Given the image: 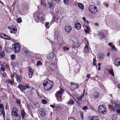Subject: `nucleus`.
Segmentation results:
<instances>
[{
    "mask_svg": "<svg viewBox=\"0 0 120 120\" xmlns=\"http://www.w3.org/2000/svg\"><path fill=\"white\" fill-rule=\"evenodd\" d=\"M53 82L48 79H46L44 82L43 85L45 90H49L50 89L53 85Z\"/></svg>",
    "mask_w": 120,
    "mask_h": 120,
    "instance_id": "nucleus-1",
    "label": "nucleus"
},
{
    "mask_svg": "<svg viewBox=\"0 0 120 120\" xmlns=\"http://www.w3.org/2000/svg\"><path fill=\"white\" fill-rule=\"evenodd\" d=\"M98 110L99 112L101 114H105L107 111L105 106L103 105H100L99 106Z\"/></svg>",
    "mask_w": 120,
    "mask_h": 120,
    "instance_id": "nucleus-2",
    "label": "nucleus"
},
{
    "mask_svg": "<svg viewBox=\"0 0 120 120\" xmlns=\"http://www.w3.org/2000/svg\"><path fill=\"white\" fill-rule=\"evenodd\" d=\"M12 47L15 52H18L20 50V46L18 43L14 44Z\"/></svg>",
    "mask_w": 120,
    "mask_h": 120,
    "instance_id": "nucleus-3",
    "label": "nucleus"
},
{
    "mask_svg": "<svg viewBox=\"0 0 120 120\" xmlns=\"http://www.w3.org/2000/svg\"><path fill=\"white\" fill-rule=\"evenodd\" d=\"M89 10L91 13L93 14L96 13L98 11L97 8L94 5H91L89 8Z\"/></svg>",
    "mask_w": 120,
    "mask_h": 120,
    "instance_id": "nucleus-4",
    "label": "nucleus"
},
{
    "mask_svg": "<svg viewBox=\"0 0 120 120\" xmlns=\"http://www.w3.org/2000/svg\"><path fill=\"white\" fill-rule=\"evenodd\" d=\"M8 28L10 30V33L13 34H15L17 31L16 27L15 26L13 25L9 27Z\"/></svg>",
    "mask_w": 120,
    "mask_h": 120,
    "instance_id": "nucleus-5",
    "label": "nucleus"
},
{
    "mask_svg": "<svg viewBox=\"0 0 120 120\" xmlns=\"http://www.w3.org/2000/svg\"><path fill=\"white\" fill-rule=\"evenodd\" d=\"M79 85L77 83L74 82H71V83L70 89L72 90H74L78 88Z\"/></svg>",
    "mask_w": 120,
    "mask_h": 120,
    "instance_id": "nucleus-6",
    "label": "nucleus"
},
{
    "mask_svg": "<svg viewBox=\"0 0 120 120\" xmlns=\"http://www.w3.org/2000/svg\"><path fill=\"white\" fill-rule=\"evenodd\" d=\"M28 71L29 77L31 78L34 74V70L30 66H29L28 68Z\"/></svg>",
    "mask_w": 120,
    "mask_h": 120,
    "instance_id": "nucleus-7",
    "label": "nucleus"
},
{
    "mask_svg": "<svg viewBox=\"0 0 120 120\" xmlns=\"http://www.w3.org/2000/svg\"><path fill=\"white\" fill-rule=\"evenodd\" d=\"M44 15L43 13H38L37 15L38 19L41 21H43L45 20V18L44 17Z\"/></svg>",
    "mask_w": 120,
    "mask_h": 120,
    "instance_id": "nucleus-8",
    "label": "nucleus"
},
{
    "mask_svg": "<svg viewBox=\"0 0 120 120\" xmlns=\"http://www.w3.org/2000/svg\"><path fill=\"white\" fill-rule=\"evenodd\" d=\"M64 92V91L62 89H60L55 94L56 97L62 96V95Z\"/></svg>",
    "mask_w": 120,
    "mask_h": 120,
    "instance_id": "nucleus-9",
    "label": "nucleus"
},
{
    "mask_svg": "<svg viewBox=\"0 0 120 120\" xmlns=\"http://www.w3.org/2000/svg\"><path fill=\"white\" fill-rule=\"evenodd\" d=\"M18 110L15 107L13 108L12 110V114L13 116H16L17 115Z\"/></svg>",
    "mask_w": 120,
    "mask_h": 120,
    "instance_id": "nucleus-10",
    "label": "nucleus"
},
{
    "mask_svg": "<svg viewBox=\"0 0 120 120\" xmlns=\"http://www.w3.org/2000/svg\"><path fill=\"white\" fill-rule=\"evenodd\" d=\"M57 66L54 63H52L50 65V68L52 70H55L57 68Z\"/></svg>",
    "mask_w": 120,
    "mask_h": 120,
    "instance_id": "nucleus-11",
    "label": "nucleus"
},
{
    "mask_svg": "<svg viewBox=\"0 0 120 120\" xmlns=\"http://www.w3.org/2000/svg\"><path fill=\"white\" fill-rule=\"evenodd\" d=\"M115 65L117 67L120 65V58H117L115 60L114 62Z\"/></svg>",
    "mask_w": 120,
    "mask_h": 120,
    "instance_id": "nucleus-12",
    "label": "nucleus"
},
{
    "mask_svg": "<svg viewBox=\"0 0 120 120\" xmlns=\"http://www.w3.org/2000/svg\"><path fill=\"white\" fill-rule=\"evenodd\" d=\"M39 113L42 117L44 116L45 115V112L44 110L42 109H40L39 110Z\"/></svg>",
    "mask_w": 120,
    "mask_h": 120,
    "instance_id": "nucleus-13",
    "label": "nucleus"
},
{
    "mask_svg": "<svg viewBox=\"0 0 120 120\" xmlns=\"http://www.w3.org/2000/svg\"><path fill=\"white\" fill-rule=\"evenodd\" d=\"M89 120H99V119L98 116H91L89 117Z\"/></svg>",
    "mask_w": 120,
    "mask_h": 120,
    "instance_id": "nucleus-14",
    "label": "nucleus"
},
{
    "mask_svg": "<svg viewBox=\"0 0 120 120\" xmlns=\"http://www.w3.org/2000/svg\"><path fill=\"white\" fill-rule=\"evenodd\" d=\"M54 56V54L53 53V52H51L48 56L47 57V59L51 61L52 60Z\"/></svg>",
    "mask_w": 120,
    "mask_h": 120,
    "instance_id": "nucleus-15",
    "label": "nucleus"
},
{
    "mask_svg": "<svg viewBox=\"0 0 120 120\" xmlns=\"http://www.w3.org/2000/svg\"><path fill=\"white\" fill-rule=\"evenodd\" d=\"M72 42L73 43L72 45L73 47L75 48L78 47L79 46V44L77 41H72Z\"/></svg>",
    "mask_w": 120,
    "mask_h": 120,
    "instance_id": "nucleus-16",
    "label": "nucleus"
},
{
    "mask_svg": "<svg viewBox=\"0 0 120 120\" xmlns=\"http://www.w3.org/2000/svg\"><path fill=\"white\" fill-rule=\"evenodd\" d=\"M0 109L2 111L3 117H4V115H5V112L4 109V106L2 104H0Z\"/></svg>",
    "mask_w": 120,
    "mask_h": 120,
    "instance_id": "nucleus-17",
    "label": "nucleus"
},
{
    "mask_svg": "<svg viewBox=\"0 0 120 120\" xmlns=\"http://www.w3.org/2000/svg\"><path fill=\"white\" fill-rule=\"evenodd\" d=\"M81 24L79 23L78 22H76L75 23V27L78 30H79L81 28Z\"/></svg>",
    "mask_w": 120,
    "mask_h": 120,
    "instance_id": "nucleus-18",
    "label": "nucleus"
},
{
    "mask_svg": "<svg viewBox=\"0 0 120 120\" xmlns=\"http://www.w3.org/2000/svg\"><path fill=\"white\" fill-rule=\"evenodd\" d=\"M74 101L72 99H70L67 103L68 105H74Z\"/></svg>",
    "mask_w": 120,
    "mask_h": 120,
    "instance_id": "nucleus-19",
    "label": "nucleus"
},
{
    "mask_svg": "<svg viewBox=\"0 0 120 120\" xmlns=\"http://www.w3.org/2000/svg\"><path fill=\"white\" fill-rule=\"evenodd\" d=\"M71 29V27L69 25L66 26L65 28V30L67 32H69L70 30Z\"/></svg>",
    "mask_w": 120,
    "mask_h": 120,
    "instance_id": "nucleus-20",
    "label": "nucleus"
},
{
    "mask_svg": "<svg viewBox=\"0 0 120 120\" xmlns=\"http://www.w3.org/2000/svg\"><path fill=\"white\" fill-rule=\"evenodd\" d=\"M112 103L113 106L115 107V109L119 108H120V105L117 104L115 102H112Z\"/></svg>",
    "mask_w": 120,
    "mask_h": 120,
    "instance_id": "nucleus-21",
    "label": "nucleus"
},
{
    "mask_svg": "<svg viewBox=\"0 0 120 120\" xmlns=\"http://www.w3.org/2000/svg\"><path fill=\"white\" fill-rule=\"evenodd\" d=\"M5 55V53L3 51L0 53V59H2L3 58Z\"/></svg>",
    "mask_w": 120,
    "mask_h": 120,
    "instance_id": "nucleus-22",
    "label": "nucleus"
},
{
    "mask_svg": "<svg viewBox=\"0 0 120 120\" xmlns=\"http://www.w3.org/2000/svg\"><path fill=\"white\" fill-rule=\"evenodd\" d=\"M84 50L85 52H87L89 51V49L88 45H86L84 48Z\"/></svg>",
    "mask_w": 120,
    "mask_h": 120,
    "instance_id": "nucleus-23",
    "label": "nucleus"
},
{
    "mask_svg": "<svg viewBox=\"0 0 120 120\" xmlns=\"http://www.w3.org/2000/svg\"><path fill=\"white\" fill-rule=\"evenodd\" d=\"M6 50L7 52H10L12 50V49L10 47H7L6 48Z\"/></svg>",
    "mask_w": 120,
    "mask_h": 120,
    "instance_id": "nucleus-24",
    "label": "nucleus"
},
{
    "mask_svg": "<svg viewBox=\"0 0 120 120\" xmlns=\"http://www.w3.org/2000/svg\"><path fill=\"white\" fill-rule=\"evenodd\" d=\"M49 7L51 9H53L54 8V5L53 4L51 3H48Z\"/></svg>",
    "mask_w": 120,
    "mask_h": 120,
    "instance_id": "nucleus-25",
    "label": "nucleus"
},
{
    "mask_svg": "<svg viewBox=\"0 0 120 120\" xmlns=\"http://www.w3.org/2000/svg\"><path fill=\"white\" fill-rule=\"evenodd\" d=\"M79 7L82 10L84 9V6L83 4L81 3H79L78 4Z\"/></svg>",
    "mask_w": 120,
    "mask_h": 120,
    "instance_id": "nucleus-26",
    "label": "nucleus"
},
{
    "mask_svg": "<svg viewBox=\"0 0 120 120\" xmlns=\"http://www.w3.org/2000/svg\"><path fill=\"white\" fill-rule=\"evenodd\" d=\"M18 88H19V89L21 90H24V86H23L22 85L19 84L17 86Z\"/></svg>",
    "mask_w": 120,
    "mask_h": 120,
    "instance_id": "nucleus-27",
    "label": "nucleus"
},
{
    "mask_svg": "<svg viewBox=\"0 0 120 120\" xmlns=\"http://www.w3.org/2000/svg\"><path fill=\"white\" fill-rule=\"evenodd\" d=\"M15 78L16 79L18 83L20 82V80L19 75H15Z\"/></svg>",
    "mask_w": 120,
    "mask_h": 120,
    "instance_id": "nucleus-28",
    "label": "nucleus"
},
{
    "mask_svg": "<svg viewBox=\"0 0 120 120\" xmlns=\"http://www.w3.org/2000/svg\"><path fill=\"white\" fill-rule=\"evenodd\" d=\"M97 60L95 58H94L93 59V64H92L94 66H96L97 67V65L96 64V62H97Z\"/></svg>",
    "mask_w": 120,
    "mask_h": 120,
    "instance_id": "nucleus-29",
    "label": "nucleus"
},
{
    "mask_svg": "<svg viewBox=\"0 0 120 120\" xmlns=\"http://www.w3.org/2000/svg\"><path fill=\"white\" fill-rule=\"evenodd\" d=\"M98 56H99L100 59H101L104 58L105 56L104 54L101 53Z\"/></svg>",
    "mask_w": 120,
    "mask_h": 120,
    "instance_id": "nucleus-30",
    "label": "nucleus"
},
{
    "mask_svg": "<svg viewBox=\"0 0 120 120\" xmlns=\"http://www.w3.org/2000/svg\"><path fill=\"white\" fill-rule=\"evenodd\" d=\"M58 33L57 32H55L54 34V37L55 38H57L58 37Z\"/></svg>",
    "mask_w": 120,
    "mask_h": 120,
    "instance_id": "nucleus-31",
    "label": "nucleus"
},
{
    "mask_svg": "<svg viewBox=\"0 0 120 120\" xmlns=\"http://www.w3.org/2000/svg\"><path fill=\"white\" fill-rule=\"evenodd\" d=\"M99 95V94L97 92H95L93 96L94 97V98H98V97Z\"/></svg>",
    "mask_w": 120,
    "mask_h": 120,
    "instance_id": "nucleus-32",
    "label": "nucleus"
},
{
    "mask_svg": "<svg viewBox=\"0 0 120 120\" xmlns=\"http://www.w3.org/2000/svg\"><path fill=\"white\" fill-rule=\"evenodd\" d=\"M58 101H62V96L56 97Z\"/></svg>",
    "mask_w": 120,
    "mask_h": 120,
    "instance_id": "nucleus-33",
    "label": "nucleus"
},
{
    "mask_svg": "<svg viewBox=\"0 0 120 120\" xmlns=\"http://www.w3.org/2000/svg\"><path fill=\"white\" fill-rule=\"evenodd\" d=\"M24 86V90H25L26 89H28L30 88L29 85L28 84H26Z\"/></svg>",
    "mask_w": 120,
    "mask_h": 120,
    "instance_id": "nucleus-34",
    "label": "nucleus"
},
{
    "mask_svg": "<svg viewBox=\"0 0 120 120\" xmlns=\"http://www.w3.org/2000/svg\"><path fill=\"white\" fill-rule=\"evenodd\" d=\"M109 73L111 75H112L113 76H114V74L113 71L111 69H110L109 71Z\"/></svg>",
    "mask_w": 120,
    "mask_h": 120,
    "instance_id": "nucleus-35",
    "label": "nucleus"
},
{
    "mask_svg": "<svg viewBox=\"0 0 120 120\" xmlns=\"http://www.w3.org/2000/svg\"><path fill=\"white\" fill-rule=\"evenodd\" d=\"M7 82L9 83H11V84H13L14 83V79L11 81L10 79H8Z\"/></svg>",
    "mask_w": 120,
    "mask_h": 120,
    "instance_id": "nucleus-36",
    "label": "nucleus"
},
{
    "mask_svg": "<svg viewBox=\"0 0 120 120\" xmlns=\"http://www.w3.org/2000/svg\"><path fill=\"white\" fill-rule=\"evenodd\" d=\"M15 55L14 54H12L10 56L11 59L12 60H14L15 58Z\"/></svg>",
    "mask_w": 120,
    "mask_h": 120,
    "instance_id": "nucleus-37",
    "label": "nucleus"
},
{
    "mask_svg": "<svg viewBox=\"0 0 120 120\" xmlns=\"http://www.w3.org/2000/svg\"><path fill=\"white\" fill-rule=\"evenodd\" d=\"M98 36H100L101 38H104V37L103 33L102 32H100V33L98 34Z\"/></svg>",
    "mask_w": 120,
    "mask_h": 120,
    "instance_id": "nucleus-38",
    "label": "nucleus"
},
{
    "mask_svg": "<svg viewBox=\"0 0 120 120\" xmlns=\"http://www.w3.org/2000/svg\"><path fill=\"white\" fill-rule=\"evenodd\" d=\"M37 66H40L42 64V63L40 61H38L37 62L36 64Z\"/></svg>",
    "mask_w": 120,
    "mask_h": 120,
    "instance_id": "nucleus-39",
    "label": "nucleus"
},
{
    "mask_svg": "<svg viewBox=\"0 0 120 120\" xmlns=\"http://www.w3.org/2000/svg\"><path fill=\"white\" fill-rule=\"evenodd\" d=\"M3 35L4 37V38L5 39H9L10 38L8 36L4 34H3Z\"/></svg>",
    "mask_w": 120,
    "mask_h": 120,
    "instance_id": "nucleus-40",
    "label": "nucleus"
},
{
    "mask_svg": "<svg viewBox=\"0 0 120 120\" xmlns=\"http://www.w3.org/2000/svg\"><path fill=\"white\" fill-rule=\"evenodd\" d=\"M21 115L22 117L23 118L25 115V112L24 110H22L21 111Z\"/></svg>",
    "mask_w": 120,
    "mask_h": 120,
    "instance_id": "nucleus-41",
    "label": "nucleus"
},
{
    "mask_svg": "<svg viewBox=\"0 0 120 120\" xmlns=\"http://www.w3.org/2000/svg\"><path fill=\"white\" fill-rule=\"evenodd\" d=\"M15 117H16L17 119H16V120H20L21 119V116L20 115H17L16 116H15Z\"/></svg>",
    "mask_w": 120,
    "mask_h": 120,
    "instance_id": "nucleus-42",
    "label": "nucleus"
},
{
    "mask_svg": "<svg viewBox=\"0 0 120 120\" xmlns=\"http://www.w3.org/2000/svg\"><path fill=\"white\" fill-rule=\"evenodd\" d=\"M84 95H80L79 97L77 98V99L79 101H81V99L82 98V97L84 96Z\"/></svg>",
    "mask_w": 120,
    "mask_h": 120,
    "instance_id": "nucleus-43",
    "label": "nucleus"
},
{
    "mask_svg": "<svg viewBox=\"0 0 120 120\" xmlns=\"http://www.w3.org/2000/svg\"><path fill=\"white\" fill-rule=\"evenodd\" d=\"M49 22H46L45 24V26L47 28H49Z\"/></svg>",
    "mask_w": 120,
    "mask_h": 120,
    "instance_id": "nucleus-44",
    "label": "nucleus"
},
{
    "mask_svg": "<svg viewBox=\"0 0 120 120\" xmlns=\"http://www.w3.org/2000/svg\"><path fill=\"white\" fill-rule=\"evenodd\" d=\"M98 71H99L101 69V64L100 63H99L98 64Z\"/></svg>",
    "mask_w": 120,
    "mask_h": 120,
    "instance_id": "nucleus-45",
    "label": "nucleus"
},
{
    "mask_svg": "<svg viewBox=\"0 0 120 120\" xmlns=\"http://www.w3.org/2000/svg\"><path fill=\"white\" fill-rule=\"evenodd\" d=\"M16 102L19 106H21V104L20 103V100H16Z\"/></svg>",
    "mask_w": 120,
    "mask_h": 120,
    "instance_id": "nucleus-46",
    "label": "nucleus"
},
{
    "mask_svg": "<svg viewBox=\"0 0 120 120\" xmlns=\"http://www.w3.org/2000/svg\"><path fill=\"white\" fill-rule=\"evenodd\" d=\"M0 70L2 71H4L5 70V68L4 67L2 66L0 68Z\"/></svg>",
    "mask_w": 120,
    "mask_h": 120,
    "instance_id": "nucleus-47",
    "label": "nucleus"
},
{
    "mask_svg": "<svg viewBox=\"0 0 120 120\" xmlns=\"http://www.w3.org/2000/svg\"><path fill=\"white\" fill-rule=\"evenodd\" d=\"M22 20L21 18H17L16 19V21L19 23H20L21 22Z\"/></svg>",
    "mask_w": 120,
    "mask_h": 120,
    "instance_id": "nucleus-48",
    "label": "nucleus"
},
{
    "mask_svg": "<svg viewBox=\"0 0 120 120\" xmlns=\"http://www.w3.org/2000/svg\"><path fill=\"white\" fill-rule=\"evenodd\" d=\"M42 103L44 104H46L47 102V101L45 99L42 100Z\"/></svg>",
    "mask_w": 120,
    "mask_h": 120,
    "instance_id": "nucleus-49",
    "label": "nucleus"
},
{
    "mask_svg": "<svg viewBox=\"0 0 120 120\" xmlns=\"http://www.w3.org/2000/svg\"><path fill=\"white\" fill-rule=\"evenodd\" d=\"M88 107L87 106H83L82 108V109L83 110H86L87 109Z\"/></svg>",
    "mask_w": 120,
    "mask_h": 120,
    "instance_id": "nucleus-50",
    "label": "nucleus"
},
{
    "mask_svg": "<svg viewBox=\"0 0 120 120\" xmlns=\"http://www.w3.org/2000/svg\"><path fill=\"white\" fill-rule=\"evenodd\" d=\"M19 64L17 62H15L14 64V67H15L19 65Z\"/></svg>",
    "mask_w": 120,
    "mask_h": 120,
    "instance_id": "nucleus-51",
    "label": "nucleus"
},
{
    "mask_svg": "<svg viewBox=\"0 0 120 120\" xmlns=\"http://www.w3.org/2000/svg\"><path fill=\"white\" fill-rule=\"evenodd\" d=\"M63 49L64 50H69V49L68 48H67L66 47L64 46L63 48Z\"/></svg>",
    "mask_w": 120,
    "mask_h": 120,
    "instance_id": "nucleus-52",
    "label": "nucleus"
},
{
    "mask_svg": "<svg viewBox=\"0 0 120 120\" xmlns=\"http://www.w3.org/2000/svg\"><path fill=\"white\" fill-rule=\"evenodd\" d=\"M108 106H109V107L110 108H111V109H112V108H113V110H114V111H115V108H113V107L111 105H108Z\"/></svg>",
    "mask_w": 120,
    "mask_h": 120,
    "instance_id": "nucleus-53",
    "label": "nucleus"
},
{
    "mask_svg": "<svg viewBox=\"0 0 120 120\" xmlns=\"http://www.w3.org/2000/svg\"><path fill=\"white\" fill-rule=\"evenodd\" d=\"M68 120H76L73 117H70Z\"/></svg>",
    "mask_w": 120,
    "mask_h": 120,
    "instance_id": "nucleus-54",
    "label": "nucleus"
},
{
    "mask_svg": "<svg viewBox=\"0 0 120 120\" xmlns=\"http://www.w3.org/2000/svg\"><path fill=\"white\" fill-rule=\"evenodd\" d=\"M84 30L86 33H88L90 32V30L86 29H84Z\"/></svg>",
    "mask_w": 120,
    "mask_h": 120,
    "instance_id": "nucleus-55",
    "label": "nucleus"
},
{
    "mask_svg": "<svg viewBox=\"0 0 120 120\" xmlns=\"http://www.w3.org/2000/svg\"><path fill=\"white\" fill-rule=\"evenodd\" d=\"M116 112L119 114H120V109H118L116 110Z\"/></svg>",
    "mask_w": 120,
    "mask_h": 120,
    "instance_id": "nucleus-56",
    "label": "nucleus"
},
{
    "mask_svg": "<svg viewBox=\"0 0 120 120\" xmlns=\"http://www.w3.org/2000/svg\"><path fill=\"white\" fill-rule=\"evenodd\" d=\"M112 49L113 50H116V48L114 45H112Z\"/></svg>",
    "mask_w": 120,
    "mask_h": 120,
    "instance_id": "nucleus-57",
    "label": "nucleus"
},
{
    "mask_svg": "<svg viewBox=\"0 0 120 120\" xmlns=\"http://www.w3.org/2000/svg\"><path fill=\"white\" fill-rule=\"evenodd\" d=\"M10 76L11 78L13 80V78L14 77V74H12Z\"/></svg>",
    "mask_w": 120,
    "mask_h": 120,
    "instance_id": "nucleus-58",
    "label": "nucleus"
},
{
    "mask_svg": "<svg viewBox=\"0 0 120 120\" xmlns=\"http://www.w3.org/2000/svg\"><path fill=\"white\" fill-rule=\"evenodd\" d=\"M108 45L109 46L112 47V46L113 44L111 42L109 43Z\"/></svg>",
    "mask_w": 120,
    "mask_h": 120,
    "instance_id": "nucleus-59",
    "label": "nucleus"
},
{
    "mask_svg": "<svg viewBox=\"0 0 120 120\" xmlns=\"http://www.w3.org/2000/svg\"><path fill=\"white\" fill-rule=\"evenodd\" d=\"M80 114H81V117L82 118V119H83V114L82 113H81Z\"/></svg>",
    "mask_w": 120,
    "mask_h": 120,
    "instance_id": "nucleus-60",
    "label": "nucleus"
},
{
    "mask_svg": "<svg viewBox=\"0 0 120 120\" xmlns=\"http://www.w3.org/2000/svg\"><path fill=\"white\" fill-rule=\"evenodd\" d=\"M35 106L37 107H39V105L38 103H37L35 104Z\"/></svg>",
    "mask_w": 120,
    "mask_h": 120,
    "instance_id": "nucleus-61",
    "label": "nucleus"
},
{
    "mask_svg": "<svg viewBox=\"0 0 120 120\" xmlns=\"http://www.w3.org/2000/svg\"><path fill=\"white\" fill-rule=\"evenodd\" d=\"M50 106L52 107V108H53L55 107L56 106L55 105H50Z\"/></svg>",
    "mask_w": 120,
    "mask_h": 120,
    "instance_id": "nucleus-62",
    "label": "nucleus"
},
{
    "mask_svg": "<svg viewBox=\"0 0 120 120\" xmlns=\"http://www.w3.org/2000/svg\"><path fill=\"white\" fill-rule=\"evenodd\" d=\"M68 0H64V3L65 4H66V3L68 2Z\"/></svg>",
    "mask_w": 120,
    "mask_h": 120,
    "instance_id": "nucleus-63",
    "label": "nucleus"
},
{
    "mask_svg": "<svg viewBox=\"0 0 120 120\" xmlns=\"http://www.w3.org/2000/svg\"><path fill=\"white\" fill-rule=\"evenodd\" d=\"M86 77L88 78H89L90 77V75L89 74H87V75Z\"/></svg>",
    "mask_w": 120,
    "mask_h": 120,
    "instance_id": "nucleus-64",
    "label": "nucleus"
}]
</instances>
